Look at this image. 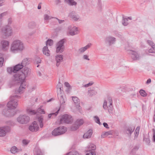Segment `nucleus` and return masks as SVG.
Wrapping results in <instances>:
<instances>
[{"label": "nucleus", "instance_id": "obj_42", "mask_svg": "<svg viewBox=\"0 0 155 155\" xmlns=\"http://www.w3.org/2000/svg\"><path fill=\"white\" fill-rule=\"evenodd\" d=\"M94 120L95 122L99 124V125L101 124V122H100V119L97 116H95L94 117Z\"/></svg>", "mask_w": 155, "mask_h": 155}, {"label": "nucleus", "instance_id": "obj_15", "mask_svg": "<svg viewBox=\"0 0 155 155\" xmlns=\"http://www.w3.org/2000/svg\"><path fill=\"white\" fill-rule=\"evenodd\" d=\"M135 129V127L134 126H128L125 128L124 132L125 134L130 136L131 134L133 132Z\"/></svg>", "mask_w": 155, "mask_h": 155}, {"label": "nucleus", "instance_id": "obj_53", "mask_svg": "<svg viewBox=\"0 0 155 155\" xmlns=\"http://www.w3.org/2000/svg\"><path fill=\"white\" fill-rule=\"evenodd\" d=\"M153 132V142H155V130L153 129L152 130Z\"/></svg>", "mask_w": 155, "mask_h": 155}, {"label": "nucleus", "instance_id": "obj_19", "mask_svg": "<svg viewBox=\"0 0 155 155\" xmlns=\"http://www.w3.org/2000/svg\"><path fill=\"white\" fill-rule=\"evenodd\" d=\"M69 16L75 21H77L80 18L79 15L74 11H72L70 13Z\"/></svg>", "mask_w": 155, "mask_h": 155}, {"label": "nucleus", "instance_id": "obj_12", "mask_svg": "<svg viewBox=\"0 0 155 155\" xmlns=\"http://www.w3.org/2000/svg\"><path fill=\"white\" fill-rule=\"evenodd\" d=\"M116 41V38L112 36H108L105 39V43L108 44L109 46L114 44Z\"/></svg>", "mask_w": 155, "mask_h": 155}, {"label": "nucleus", "instance_id": "obj_38", "mask_svg": "<svg viewBox=\"0 0 155 155\" xmlns=\"http://www.w3.org/2000/svg\"><path fill=\"white\" fill-rule=\"evenodd\" d=\"M78 154H79L78 152L75 150H72L67 153L66 155H77Z\"/></svg>", "mask_w": 155, "mask_h": 155}, {"label": "nucleus", "instance_id": "obj_35", "mask_svg": "<svg viewBox=\"0 0 155 155\" xmlns=\"http://www.w3.org/2000/svg\"><path fill=\"white\" fill-rule=\"evenodd\" d=\"M143 140L145 141L147 144H149L150 143V140L149 136L147 135H144L143 136Z\"/></svg>", "mask_w": 155, "mask_h": 155}, {"label": "nucleus", "instance_id": "obj_51", "mask_svg": "<svg viewBox=\"0 0 155 155\" xmlns=\"http://www.w3.org/2000/svg\"><path fill=\"white\" fill-rule=\"evenodd\" d=\"M55 19H56V20H57L58 22V23L60 24H61V23H63V22H64V20H60L56 18H54Z\"/></svg>", "mask_w": 155, "mask_h": 155}, {"label": "nucleus", "instance_id": "obj_64", "mask_svg": "<svg viewBox=\"0 0 155 155\" xmlns=\"http://www.w3.org/2000/svg\"><path fill=\"white\" fill-rule=\"evenodd\" d=\"M151 82V80L150 79H148L146 82V83L147 84H148L150 83Z\"/></svg>", "mask_w": 155, "mask_h": 155}, {"label": "nucleus", "instance_id": "obj_23", "mask_svg": "<svg viewBox=\"0 0 155 155\" xmlns=\"http://www.w3.org/2000/svg\"><path fill=\"white\" fill-rule=\"evenodd\" d=\"M93 133V130L91 129L89 130L83 135V138L84 139L89 138L91 137Z\"/></svg>", "mask_w": 155, "mask_h": 155}, {"label": "nucleus", "instance_id": "obj_63", "mask_svg": "<svg viewBox=\"0 0 155 155\" xmlns=\"http://www.w3.org/2000/svg\"><path fill=\"white\" fill-rule=\"evenodd\" d=\"M41 3H40L38 5V9H41Z\"/></svg>", "mask_w": 155, "mask_h": 155}, {"label": "nucleus", "instance_id": "obj_39", "mask_svg": "<svg viewBox=\"0 0 155 155\" xmlns=\"http://www.w3.org/2000/svg\"><path fill=\"white\" fill-rule=\"evenodd\" d=\"M139 93L140 95L143 97H145L147 95V94L146 92L144 90L142 89L140 91Z\"/></svg>", "mask_w": 155, "mask_h": 155}, {"label": "nucleus", "instance_id": "obj_43", "mask_svg": "<svg viewBox=\"0 0 155 155\" xmlns=\"http://www.w3.org/2000/svg\"><path fill=\"white\" fill-rule=\"evenodd\" d=\"M36 112H38V113L42 114H45V113L44 110L41 109V107L38 108Z\"/></svg>", "mask_w": 155, "mask_h": 155}, {"label": "nucleus", "instance_id": "obj_17", "mask_svg": "<svg viewBox=\"0 0 155 155\" xmlns=\"http://www.w3.org/2000/svg\"><path fill=\"white\" fill-rule=\"evenodd\" d=\"M68 29L69 30V33L70 35L73 36L78 34V30L76 27L69 26L68 27Z\"/></svg>", "mask_w": 155, "mask_h": 155}, {"label": "nucleus", "instance_id": "obj_36", "mask_svg": "<svg viewBox=\"0 0 155 155\" xmlns=\"http://www.w3.org/2000/svg\"><path fill=\"white\" fill-rule=\"evenodd\" d=\"M27 113L30 115H34L36 114L37 112L34 110H33L30 109H27Z\"/></svg>", "mask_w": 155, "mask_h": 155}, {"label": "nucleus", "instance_id": "obj_49", "mask_svg": "<svg viewBox=\"0 0 155 155\" xmlns=\"http://www.w3.org/2000/svg\"><path fill=\"white\" fill-rule=\"evenodd\" d=\"M103 107L104 109L105 110H107V102L105 100L104 101Z\"/></svg>", "mask_w": 155, "mask_h": 155}, {"label": "nucleus", "instance_id": "obj_60", "mask_svg": "<svg viewBox=\"0 0 155 155\" xmlns=\"http://www.w3.org/2000/svg\"><path fill=\"white\" fill-rule=\"evenodd\" d=\"M12 18H9L8 19V24H11L12 22Z\"/></svg>", "mask_w": 155, "mask_h": 155}, {"label": "nucleus", "instance_id": "obj_46", "mask_svg": "<svg viewBox=\"0 0 155 155\" xmlns=\"http://www.w3.org/2000/svg\"><path fill=\"white\" fill-rule=\"evenodd\" d=\"M44 19L45 20H48L53 18L50 17V16L47 14H45L44 15Z\"/></svg>", "mask_w": 155, "mask_h": 155}, {"label": "nucleus", "instance_id": "obj_11", "mask_svg": "<svg viewBox=\"0 0 155 155\" xmlns=\"http://www.w3.org/2000/svg\"><path fill=\"white\" fill-rule=\"evenodd\" d=\"M10 130V128L7 126L3 127H0V137L5 136L7 132Z\"/></svg>", "mask_w": 155, "mask_h": 155}, {"label": "nucleus", "instance_id": "obj_50", "mask_svg": "<svg viewBox=\"0 0 155 155\" xmlns=\"http://www.w3.org/2000/svg\"><path fill=\"white\" fill-rule=\"evenodd\" d=\"M140 128L138 127H137L136 129V130L135 132V136H136V134L137 135L139 133Z\"/></svg>", "mask_w": 155, "mask_h": 155}, {"label": "nucleus", "instance_id": "obj_54", "mask_svg": "<svg viewBox=\"0 0 155 155\" xmlns=\"http://www.w3.org/2000/svg\"><path fill=\"white\" fill-rule=\"evenodd\" d=\"M35 60L37 64L40 63H41V60L39 58H36Z\"/></svg>", "mask_w": 155, "mask_h": 155}, {"label": "nucleus", "instance_id": "obj_31", "mask_svg": "<svg viewBox=\"0 0 155 155\" xmlns=\"http://www.w3.org/2000/svg\"><path fill=\"white\" fill-rule=\"evenodd\" d=\"M34 150L36 153V155H43L44 154V152H42L40 149L37 147L35 148Z\"/></svg>", "mask_w": 155, "mask_h": 155}, {"label": "nucleus", "instance_id": "obj_8", "mask_svg": "<svg viewBox=\"0 0 155 155\" xmlns=\"http://www.w3.org/2000/svg\"><path fill=\"white\" fill-rule=\"evenodd\" d=\"M2 33L3 35L6 36H11L12 34L11 28L8 25H6L2 29Z\"/></svg>", "mask_w": 155, "mask_h": 155}, {"label": "nucleus", "instance_id": "obj_7", "mask_svg": "<svg viewBox=\"0 0 155 155\" xmlns=\"http://www.w3.org/2000/svg\"><path fill=\"white\" fill-rule=\"evenodd\" d=\"M65 41L64 39H63L57 43L56 45V52L57 53H61L64 51V44Z\"/></svg>", "mask_w": 155, "mask_h": 155}, {"label": "nucleus", "instance_id": "obj_21", "mask_svg": "<svg viewBox=\"0 0 155 155\" xmlns=\"http://www.w3.org/2000/svg\"><path fill=\"white\" fill-rule=\"evenodd\" d=\"M9 44V42L7 40H3L1 41L0 44L2 47V49L3 50L5 49L8 46Z\"/></svg>", "mask_w": 155, "mask_h": 155}, {"label": "nucleus", "instance_id": "obj_48", "mask_svg": "<svg viewBox=\"0 0 155 155\" xmlns=\"http://www.w3.org/2000/svg\"><path fill=\"white\" fill-rule=\"evenodd\" d=\"M4 59L2 57H0V67H2L4 62Z\"/></svg>", "mask_w": 155, "mask_h": 155}, {"label": "nucleus", "instance_id": "obj_9", "mask_svg": "<svg viewBox=\"0 0 155 155\" xmlns=\"http://www.w3.org/2000/svg\"><path fill=\"white\" fill-rule=\"evenodd\" d=\"M18 122L21 124H26L30 120L29 117L26 115H20L17 119Z\"/></svg>", "mask_w": 155, "mask_h": 155}, {"label": "nucleus", "instance_id": "obj_6", "mask_svg": "<svg viewBox=\"0 0 155 155\" xmlns=\"http://www.w3.org/2000/svg\"><path fill=\"white\" fill-rule=\"evenodd\" d=\"M26 76L23 72H20L17 74H15L13 76L14 80L15 81H20V82L24 81Z\"/></svg>", "mask_w": 155, "mask_h": 155}, {"label": "nucleus", "instance_id": "obj_25", "mask_svg": "<svg viewBox=\"0 0 155 155\" xmlns=\"http://www.w3.org/2000/svg\"><path fill=\"white\" fill-rule=\"evenodd\" d=\"M64 3L70 6H75L77 5V2L74 0H64Z\"/></svg>", "mask_w": 155, "mask_h": 155}, {"label": "nucleus", "instance_id": "obj_14", "mask_svg": "<svg viewBox=\"0 0 155 155\" xmlns=\"http://www.w3.org/2000/svg\"><path fill=\"white\" fill-rule=\"evenodd\" d=\"M29 129L32 132H36L39 130V127L36 122L34 121L29 127Z\"/></svg>", "mask_w": 155, "mask_h": 155}, {"label": "nucleus", "instance_id": "obj_20", "mask_svg": "<svg viewBox=\"0 0 155 155\" xmlns=\"http://www.w3.org/2000/svg\"><path fill=\"white\" fill-rule=\"evenodd\" d=\"M63 56L61 55H58L55 57V60L56 61V66H59L61 62L63 61Z\"/></svg>", "mask_w": 155, "mask_h": 155}, {"label": "nucleus", "instance_id": "obj_59", "mask_svg": "<svg viewBox=\"0 0 155 155\" xmlns=\"http://www.w3.org/2000/svg\"><path fill=\"white\" fill-rule=\"evenodd\" d=\"M103 125L104 127L105 128H109L108 126V125L107 123L104 122L103 123Z\"/></svg>", "mask_w": 155, "mask_h": 155}, {"label": "nucleus", "instance_id": "obj_3", "mask_svg": "<svg viewBox=\"0 0 155 155\" xmlns=\"http://www.w3.org/2000/svg\"><path fill=\"white\" fill-rule=\"evenodd\" d=\"M67 130L66 127L64 126H60L55 129L52 132V135L58 136L64 133Z\"/></svg>", "mask_w": 155, "mask_h": 155}, {"label": "nucleus", "instance_id": "obj_33", "mask_svg": "<svg viewBox=\"0 0 155 155\" xmlns=\"http://www.w3.org/2000/svg\"><path fill=\"white\" fill-rule=\"evenodd\" d=\"M11 152L13 154H15L19 152V150L15 146L12 147L10 149Z\"/></svg>", "mask_w": 155, "mask_h": 155}, {"label": "nucleus", "instance_id": "obj_44", "mask_svg": "<svg viewBox=\"0 0 155 155\" xmlns=\"http://www.w3.org/2000/svg\"><path fill=\"white\" fill-rule=\"evenodd\" d=\"M61 86L60 84L59 83V84H58L57 85V91L58 93L62 92Z\"/></svg>", "mask_w": 155, "mask_h": 155}, {"label": "nucleus", "instance_id": "obj_47", "mask_svg": "<svg viewBox=\"0 0 155 155\" xmlns=\"http://www.w3.org/2000/svg\"><path fill=\"white\" fill-rule=\"evenodd\" d=\"M13 68H7V71L9 73H11L13 72Z\"/></svg>", "mask_w": 155, "mask_h": 155}, {"label": "nucleus", "instance_id": "obj_10", "mask_svg": "<svg viewBox=\"0 0 155 155\" xmlns=\"http://www.w3.org/2000/svg\"><path fill=\"white\" fill-rule=\"evenodd\" d=\"M84 123V121L82 119L77 120L74 124L71 127V130H75L78 129L79 127L82 125Z\"/></svg>", "mask_w": 155, "mask_h": 155}, {"label": "nucleus", "instance_id": "obj_28", "mask_svg": "<svg viewBox=\"0 0 155 155\" xmlns=\"http://www.w3.org/2000/svg\"><path fill=\"white\" fill-rule=\"evenodd\" d=\"M72 100L75 105L78 107L80 109V106L79 105L80 101L79 99L77 97H72Z\"/></svg>", "mask_w": 155, "mask_h": 155}, {"label": "nucleus", "instance_id": "obj_26", "mask_svg": "<svg viewBox=\"0 0 155 155\" xmlns=\"http://www.w3.org/2000/svg\"><path fill=\"white\" fill-rule=\"evenodd\" d=\"M91 45L92 44L91 43H89L85 46L80 48L79 49V51L81 53H83L87 49L90 48Z\"/></svg>", "mask_w": 155, "mask_h": 155}, {"label": "nucleus", "instance_id": "obj_41", "mask_svg": "<svg viewBox=\"0 0 155 155\" xmlns=\"http://www.w3.org/2000/svg\"><path fill=\"white\" fill-rule=\"evenodd\" d=\"M53 44V41L52 40L48 39L46 42V45H48L49 46H52Z\"/></svg>", "mask_w": 155, "mask_h": 155}, {"label": "nucleus", "instance_id": "obj_22", "mask_svg": "<svg viewBox=\"0 0 155 155\" xmlns=\"http://www.w3.org/2000/svg\"><path fill=\"white\" fill-rule=\"evenodd\" d=\"M21 72H23V74L27 77L30 74L31 70L27 67H25Z\"/></svg>", "mask_w": 155, "mask_h": 155}, {"label": "nucleus", "instance_id": "obj_29", "mask_svg": "<svg viewBox=\"0 0 155 155\" xmlns=\"http://www.w3.org/2000/svg\"><path fill=\"white\" fill-rule=\"evenodd\" d=\"M60 110L59 108L56 111L55 113H53L48 114V117L49 118H54L58 114L59 111Z\"/></svg>", "mask_w": 155, "mask_h": 155}, {"label": "nucleus", "instance_id": "obj_18", "mask_svg": "<svg viewBox=\"0 0 155 155\" xmlns=\"http://www.w3.org/2000/svg\"><path fill=\"white\" fill-rule=\"evenodd\" d=\"M147 43L151 46V48L149 50V53H155V45L153 42L150 40L147 41Z\"/></svg>", "mask_w": 155, "mask_h": 155}, {"label": "nucleus", "instance_id": "obj_45", "mask_svg": "<svg viewBox=\"0 0 155 155\" xmlns=\"http://www.w3.org/2000/svg\"><path fill=\"white\" fill-rule=\"evenodd\" d=\"M21 85L20 86V90L21 88L22 89H25V82L23 81L21 82Z\"/></svg>", "mask_w": 155, "mask_h": 155}, {"label": "nucleus", "instance_id": "obj_2", "mask_svg": "<svg viewBox=\"0 0 155 155\" xmlns=\"http://www.w3.org/2000/svg\"><path fill=\"white\" fill-rule=\"evenodd\" d=\"M20 97L15 95L11 96L10 98V101L8 102L7 106L10 109H14L18 106V99Z\"/></svg>", "mask_w": 155, "mask_h": 155}, {"label": "nucleus", "instance_id": "obj_61", "mask_svg": "<svg viewBox=\"0 0 155 155\" xmlns=\"http://www.w3.org/2000/svg\"><path fill=\"white\" fill-rule=\"evenodd\" d=\"M61 2L60 0H56L55 1V3L57 5L60 3Z\"/></svg>", "mask_w": 155, "mask_h": 155}, {"label": "nucleus", "instance_id": "obj_55", "mask_svg": "<svg viewBox=\"0 0 155 155\" xmlns=\"http://www.w3.org/2000/svg\"><path fill=\"white\" fill-rule=\"evenodd\" d=\"M108 101L109 103L110 104H112V100L111 97H109L108 98Z\"/></svg>", "mask_w": 155, "mask_h": 155}, {"label": "nucleus", "instance_id": "obj_5", "mask_svg": "<svg viewBox=\"0 0 155 155\" xmlns=\"http://www.w3.org/2000/svg\"><path fill=\"white\" fill-rule=\"evenodd\" d=\"M96 148V146L94 144L91 143L86 148L85 155H96L94 150Z\"/></svg>", "mask_w": 155, "mask_h": 155}, {"label": "nucleus", "instance_id": "obj_24", "mask_svg": "<svg viewBox=\"0 0 155 155\" xmlns=\"http://www.w3.org/2000/svg\"><path fill=\"white\" fill-rule=\"evenodd\" d=\"M23 67V65L20 64L15 65L13 67V73L17 72Z\"/></svg>", "mask_w": 155, "mask_h": 155}, {"label": "nucleus", "instance_id": "obj_27", "mask_svg": "<svg viewBox=\"0 0 155 155\" xmlns=\"http://www.w3.org/2000/svg\"><path fill=\"white\" fill-rule=\"evenodd\" d=\"M43 53L44 54L47 56H49L50 55V51L48 50V47L47 46H45L42 49Z\"/></svg>", "mask_w": 155, "mask_h": 155}, {"label": "nucleus", "instance_id": "obj_62", "mask_svg": "<svg viewBox=\"0 0 155 155\" xmlns=\"http://www.w3.org/2000/svg\"><path fill=\"white\" fill-rule=\"evenodd\" d=\"M39 122L40 123H43V118L41 117H39L38 118Z\"/></svg>", "mask_w": 155, "mask_h": 155}, {"label": "nucleus", "instance_id": "obj_58", "mask_svg": "<svg viewBox=\"0 0 155 155\" xmlns=\"http://www.w3.org/2000/svg\"><path fill=\"white\" fill-rule=\"evenodd\" d=\"M83 58L84 59L87 60H89L90 59L88 58V56L87 55H84L83 56Z\"/></svg>", "mask_w": 155, "mask_h": 155}, {"label": "nucleus", "instance_id": "obj_32", "mask_svg": "<svg viewBox=\"0 0 155 155\" xmlns=\"http://www.w3.org/2000/svg\"><path fill=\"white\" fill-rule=\"evenodd\" d=\"M108 110L110 114H112L114 112L113 106L112 104H110L107 107Z\"/></svg>", "mask_w": 155, "mask_h": 155}, {"label": "nucleus", "instance_id": "obj_57", "mask_svg": "<svg viewBox=\"0 0 155 155\" xmlns=\"http://www.w3.org/2000/svg\"><path fill=\"white\" fill-rule=\"evenodd\" d=\"M64 85L68 88L71 87L70 85L69 84V83L67 82H65L64 83Z\"/></svg>", "mask_w": 155, "mask_h": 155}, {"label": "nucleus", "instance_id": "obj_34", "mask_svg": "<svg viewBox=\"0 0 155 155\" xmlns=\"http://www.w3.org/2000/svg\"><path fill=\"white\" fill-rule=\"evenodd\" d=\"M88 92L89 96H92L94 95H95L97 94V91L94 89L89 90Z\"/></svg>", "mask_w": 155, "mask_h": 155}, {"label": "nucleus", "instance_id": "obj_40", "mask_svg": "<svg viewBox=\"0 0 155 155\" xmlns=\"http://www.w3.org/2000/svg\"><path fill=\"white\" fill-rule=\"evenodd\" d=\"M127 19L124 18V17H123L122 24L124 26H127L128 24Z\"/></svg>", "mask_w": 155, "mask_h": 155}, {"label": "nucleus", "instance_id": "obj_4", "mask_svg": "<svg viewBox=\"0 0 155 155\" xmlns=\"http://www.w3.org/2000/svg\"><path fill=\"white\" fill-rule=\"evenodd\" d=\"M73 121V118L71 115L65 114L61 116L60 119V123L70 124L72 123Z\"/></svg>", "mask_w": 155, "mask_h": 155}, {"label": "nucleus", "instance_id": "obj_52", "mask_svg": "<svg viewBox=\"0 0 155 155\" xmlns=\"http://www.w3.org/2000/svg\"><path fill=\"white\" fill-rule=\"evenodd\" d=\"M93 84V83L92 82H89V83H88V84H85L84 85V87H89L90 86H91Z\"/></svg>", "mask_w": 155, "mask_h": 155}, {"label": "nucleus", "instance_id": "obj_16", "mask_svg": "<svg viewBox=\"0 0 155 155\" xmlns=\"http://www.w3.org/2000/svg\"><path fill=\"white\" fill-rule=\"evenodd\" d=\"M128 51L133 60H137L139 59V56L137 52L132 50H128Z\"/></svg>", "mask_w": 155, "mask_h": 155}, {"label": "nucleus", "instance_id": "obj_13", "mask_svg": "<svg viewBox=\"0 0 155 155\" xmlns=\"http://www.w3.org/2000/svg\"><path fill=\"white\" fill-rule=\"evenodd\" d=\"M58 97L60 101L61 107L65 102L66 100V97L65 95L62 92L58 93Z\"/></svg>", "mask_w": 155, "mask_h": 155}, {"label": "nucleus", "instance_id": "obj_37", "mask_svg": "<svg viewBox=\"0 0 155 155\" xmlns=\"http://www.w3.org/2000/svg\"><path fill=\"white\" fill-rule=\"evenodd\" d=\"M112 132L111 131H109L104 133L101 135V137L104 138L105 137L109 135H112Z\"/></svg>", "mask_w": 155, "mask_h": 155}, {"label": "nucleus", "instance_id": "obj_1", "mask_svg": "<svg viewBox=\"0 0 155 155\" xmlns=\"http://www.w3.org/2000/svg\"><path fill=\"white\" fill-rule=\"evenodd\" d=\"M24 48L22 42L20 40H16L14 41L12 43L10 50L13 53H17L19 51H22L24 49Z\"/></svg>", "mask_w": 155, "mask_h": 155}, {"label": "nucleus", "instance_id": "obj_30", "mask_svg": "<svg viewBox=\"0 0 155 155\" xmlns=\"http://www.w3.org/2000/svg\"><path fill=\"white\" fill-rule=\"evenodd\" d=\"M29 63V61L27 58H25L22 61L21 65H22L23 67H25Z\"/></svg>", "mask_w": 155, "mask_h": 155}, {"label": "nucleus", "instance_id": "obj_56", "mask_svg": "<svg viewBox=\"0 0 155 155\" xmlns=\"http://www.w3.org/2000/svg\"><path fill=\"white\" fill-rule=\"evenodd\" d=\"M22 143L24 145H27L29 143V141L26 140H22Z\"/></svg>", "mask_w": 155, "mask_h": 155}]
</instances>
